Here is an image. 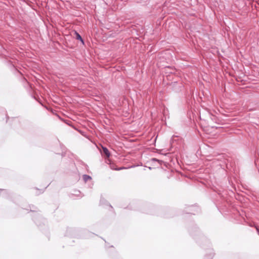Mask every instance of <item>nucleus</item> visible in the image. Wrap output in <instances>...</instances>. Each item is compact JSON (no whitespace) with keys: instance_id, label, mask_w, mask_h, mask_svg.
<instances>
[{"instance_id":"obj_1","label":"nucleus","mask_w":259,"mask_h":259,"mask_svg":"<svg viewBox=\"0 0 259 259\" xmlns=\"http://www.w3.org/2000/svg\"><path fill=\"white\" fill-rule=\"evenodd\" d=\"M102 153L104 154L107 157H109L110 156V152L107 148L102 147Z\"/></svg>"},{"instance_id":"obj_2","label":"nucleus","mask_w":259,"mask_h":259,"mask_svg":"<svg viewBox=\"0 0 259 259\" xmlns=\"http://www.w3.org/2000/svg\"><path fill=\"white\" fill-rule=\"evenodd\" d=\"M74 35H75V37L76 39L80 40L81 41V42L83 44V43H84L83 40L82 39L80 34L79 33H78L76 31H75Z\"/></svg>"},{"instance_id":"obj_3","label":"nucleus","mask_w":259,"mask_h":259,"mask_svg":"<svg viewBox=\"0 0 259 259\" xmlns=\"http://www.w3.org/2000/svg\"><path fill=\"white\" fill-rule=\"evenodd\" d=\"M83 179L85 181H87L88 180L91 179V177L88 175H85L83 176Z\"/></svg>"},{"instance_id":"obj_4","label":"nucleus","mask_w":259,"mask_h":259,"mask_svg":"<svg viewBox=\"0 0 259 259\" xmlns=\"http://www.w3.org/2000/svg\"><path fill=\"white\" fill-rule=\"evenodd\" d=\"M111 168L114 170H120L122 169H124V167L116 168V167H112Z\"/></svg>"}]
</instances>
